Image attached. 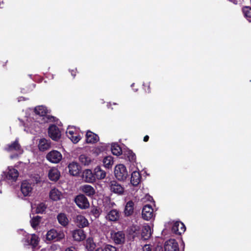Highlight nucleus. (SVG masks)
<instances>
[{"mask_svg":"<svg viewBox=\"0 0 251 251\" xmlns=\"http://www.w3.org/2000/svg\"><path fill=\"white\" fill-rule=\"evenodd\" d=\"M120 217V213L117 209L111 210L106 216V218L109 221L116 222L117 221Z\"/></svg>","mask_w":251,"mask_h":251,"instance_id":"6ab92c4d","label":"nucleus"},{"mask_svg":"<svg viewBox=\"0 0 251 251\" xmlns=\"http://www.w3.org/2000/svg\"><path fill=\"white\" fill-rule=\"evenodd\" d=\"M151 234V227L149 225L143 227L141 232L142 238L145 240L149 239Z\"/></svg>","mask_w":251,"mask_h":251,"instance_id":"bb28decb","label":"nucleus"},{"mask_svg":"<svg viewBox=\"0 0 251 251\" xmlns=\"http://www.w3.org/2000/svg\"><path fill=\"white\" fill-rule=\"evenodd\" d=\"M164 251H179L178 244L175 239H170L165 242Z\"/></svg>","mask_w":251,"mask_h":251,"instance_id":"9b49d317","label":"nucleus"},{"mask_svg":"<svg viewBox=\"0 0 251 251\" xmlns=\"http://www.w3.org/2000/svg\"><path fill=\"white\" fill-rule=\"evenodd\" d=\"M79 161L84 166H88L92 162L91 158L86 154H81L79 156Z\"/></svg>","mask_w":251,"mask_h":251,"instance_id":"7c9ffc66","label":"nucleus"},{"mask_svg":"<svg viewBox=\"0 0 251 251\" xmlns=\"http://www.w3.org/2000/svg\"><path fill=\"white\" fill-rule=\"evenodd\" d=\"M65 251H76V249H75V247H70L67 248L65 250Z\"/></svg>","mask_w":251,"mask_h":251,"instance_id":"49530a36","label":"nucleus"},{"mask_svg":"<svg viewBox=\"0 0 251 251\" xmlns=\"http://www.w3.org/2000/svg\"><path fill=\"white\" fill-rule=\"evenodd\" d=\"M168 225L171 226V231L173 233L180 235L186 230V227L184 224L179 221L174 223H169Z\"/></svg>","mask_w":251,"mask_h":251,"instance_id":"f03ea898","label":"nucleus"},{"mask_svg":"<svg viewBox=\"0 0 251 251\" xmlns=\"http://www.w3.org/2000/svg\"><path fill=\"white\" fill-rule=\"evenodd\" d=\"M94 175L96 179H102L105 177L106 172L102 170L101 167L98 166L94 169Z\"/></svg>","mask_w":251,"mask_h":251,"instance_id":"a878e982","label":"nucleus"},{"mask_svg":"<svg viewBox=\"0 0 251 251\" xmlns=\"http://www.w3.org/2000/svg\"><path fill=\"white\" fill-rule=\"evenodd\" d=\"M81 191L88 197H93L96 193L95 189L91 185L85 184L80 187Z\"/></svg>","mask_w":251,"mask_h":251,"instance_id":"5701e85b","label":"nucleus"},{"mask_svg":"<svg viewBox=\"0 0 251 251\" xmlns=\"http://www.w3.org/2000/svg\"><path fill=\"white\" fill-rule=\"evenodd\" d=\"M4 149L6 151L8 152L15 151L19 153H22L23 151L21 146L19 143V140L17 139L11 144L7 145Z\"/></svg>","mask_w":251,"mask_h":251,"instance_id":"9d476101","label":"nucleus"},{"mask_svg":"<svg viewBox=\"0 0 251 251\" xmlns=\"http://www.w3.org/2000/svg\"><path fill=\"white\" fill-rule=\"evenodd\" d=\"M141 176L139 172L134 171L131 175L130 182L134 186H136L140 183Z\"/></svg>","mask_w":251,"mask_h":251,"instance_id":"393cba45","label":"nucleus"},{"mask_svg":"<svg viewBox=\"0 0 251 251\" xmlns=\"http://www.w3.org/2000/svg\"><path fill=\"white\" fill-rule=\"evenodd\" d=\"M109 187L111 191L114 193L122 195L124 192V188L115 180L110 182Z\"/></svg>","mask_w":251,"mask_h":251,"instance_id":"f8f14e48","label":"nucleus"},{"mask_svg":"<svg viewBox=\"0 0 251 251\" xmlns=\"http://www.w3.org/2000/svg\"><path fill=\"white\" fill-rule=\"evenodd\" d=\"M2 175L3 178L12 181H16L19 176V172L16 169L8 167L7 171L3 172Z\"/></svg>","mask_w":251,"mask_h":251,"instance_id":"0eeeda50","label":"nucleus"},{"mask_svg":"<svg viewBox=\"0 0 251 251\" xmlns=\"http://www.w3.org/2000/svg\"><path fill=\"white\" fill-rule=\"evenodd\" d=\"M60 176V172L57 168L53 167L49 170L48 177L51 181L56 182L59 179Z\"/></svg>","mask_w":251,"mask_h":251,"instance_id":"a211bd4d","label":"nucleus"},{"mask_svg":"<svg viewBox=\"0 0 251 251\" xmlns=\"http://www.w3.org/2000/svg\"><path fill=\"white\" fill-rule=\"evenodd\" d=\"M244 16L249 22H251V7L245 6L242 8Z\"/></svg>","mask_w":251,"mask_h":251,"instance_id":"2f4dec72","label":"nucleus"},{"mask_svg":"<svg viewBox=\"0 0 251 251\" xmlns=\"http://www.w3.org/2000/svg\"><path fill=\"white\" fill-rule=\"evenodd\" d=\"M103 250L104 251H117V249L115 246L106 244L104 246Z\"/></svg>","mask_w":251,"mask_h":251,"instance_id":"a19ab883","label":"nucleus"},{"mask_svg":"<svg viewBox=\"0 0 251 251\" xmlns=\"http://www.w3.org/2000/svg\"><path fill=\"white\" fill-rule=\"evenodd\" d=\"M75 223L76 226L80 228L86 227L89 225L87 219L84 216L81 215L76 216Z\"/></svg>","mask_w":251,"mask_h":251,"instance_id":"f3484780","label":"nucleus"},{"mask_svg":"<svg viewBox=\"0 0 251 251\" xmlns=\"http://www.w3.org/2000/svg\"><path fill=\"white\" fill-rule=\"evenodd\" d=\"M128 160L130 162H134L136 160L135 154L131 150L127 151L126 154Z\"/></svg>","mask_w":251,"mask_h":251,"instance_id":"ea45409f","label":"nucleus"},{"mask_svg":"<svg viewBox=\"0 0 251 251\" xmlns=\"http://www.w3.org/2000/svg\"><path fill=\"white\" fill-rule=\"evenodd\" d=\"M100 209L95 206H91L89 210V214L93 215L95 218H98L100 215Z\"/></svg>","mask_w":251,"mask_h":251,"instance_id":"72a5a7b5","label":"nucleus"},{"mask_svg":"<svg viewBox=\"0 0 251 251\" xmlns=\"http://www.w3.org/2000/svg\"><path fill=\"white\" fill-rule=\"evenodd\" d=\"M68 137L75 144L78 143L81 139L79 135H76V136L73 135L72 136H69V135H68Z\"/></svg>","mask_w":251,"mask_h":251,"instance_id":"79ce46f5","label":"nucleus"},{"mask_svg":"<svg viewBox=\"0 0 251 251\" xmlns=\"http://www.w3.org/2000/svg\"><path fill=\"white\" fill-rule=\"evenodd\" d=\"M62 158L61 153L58 151L52 150L46 155V159L51 163H58Z\"/></svg>","mask_w":251,"mask_h":251,"instance_id":"39448f33","label":"nucleus"},{"mask_svg":"<svg viewBox=\"0 0 251 251\" xmlns=\"http://www.w3.org/2000/svg\"><path fill=\"white\" fill-rule=\"evenodd\" d=\"M165 229H164V230H163V231L164 232H165Z\"/></svg>","mask_w":251,"mask_h":251,"instance_id":"864d4df0","label":"nucleus"},{"mask_svg":"<svg viewBox=\"0 0 251 251\" xmlns=\"http://www.w3.org/2000/svg\"><path fill=\"white\" fill-rule=\"evenodd\" d=\"M73 237L75 241H81L85 239L86 235L84 230L80 228L73 231Z\"/></svg>","mask_w":251,"mask_h":251,"instance_id":"412c9836","label":"nucleus"},{"mask_svg":"<svg viewBox=\"0 0 251 251\" xmlns=\"http://www.w3.org/2000/svg\"><path fill=\"white\" fill-rule=\"evenodd\" d=\"M58 223L63 226L66 227L69 224V220L65 213H59L57 216Z\"/></svg>","mask_w":251,"mask_h":251,"instance_id":"c756f323","label":"nucleus"},{"mask_svg":"<svg viewBox=\"0 0 251 251\" xmlns=\"http://www.w3.org/2000/svg\"><path fill=\"white\" fill-rule=\"evenodd\" d=\"M111 150L113 154L119 156L122 153L121 147L118 144L114 143L111 145Z\"/></svg>","mask_w":251,"mask_h":251,"instance_id":"473e14b6","label":"nucleus"},{"mask_svg":"<svg viewBox=\"0 0 251 251\" xmlns=\"http://www.w3.org/2000/svg\"><path fill=\"white\" fill-rule=\"evenodd\" d=\"M46 208L47 206L46 204L43 202H41L37 205L36 209V213L42 214L45 212Z\"/></svg>","mask_w":251,"mask_h":251,"instance_id":"4c0bfd02","label":"nucleus"},{"mask_svg":"<svg viewBox=\"0 0 251 251\" xmlns=\"http://www.w3.org/2000/svg\"><path fill=\"white\" fill-rule=\"evenodd\" d=\"M148 92H149H149H151V90H148Z\"/></svg>","mask_w":251,"mask_h":251,"instance_id":"603ef678","label":"nucleus"},{"mask_svg":"<svg viewBox=\"0 0 251 251\" xmlns=\"http://www.w3.org/2000/svg\"><path fill=\"white\" fill-rule=\"evenodd\" d=\"M140 228L139 226L137 225H132L130 229V234H134L133 236L137 235L139 233Z\"/></svg>","mask_w":251,"mask_h":251,"instance_id":"58836bf2","label":"nucleus"},{"mask_svg":"<svg viewBox=\"0 0 251 251\" xmlns=\"http://www.w3.org/2000/svg\"><path fill=\"white\" fill-rule=\"evenodd\" d=\"M75 201L77 206L82 209H85L90 205L87 198L83 194L76 196L75 199Z\"/></svg>","mask_w":251,"mask_h":251,"instance_id":"423d86ee","label":"nucleus"},{"mask_svg":"<svg viewBox=\"0 0 251 251\" xmlns=\"http://www.w3.org/2000/svg\"><path fill=\"white\" fill-rule=\"evenodd\" d=\"M72 75L75 77L76 74V70H72L70 71Z\"/></svg>","mask_w":251,"mask_h":251,"instance_id":"de8ad7c7","label":"nucleus"},{"mask_svg":"<svg viewBox=\"0 0 251 251\" xmlns=\"http://www.w3.org/2000/svg\"><path fill=\"white\" fill-rule=\"evenodd\" d=\"M149 136L148 135H146L144 136L143 140L144 142H146L149 141Z\"/></svg>","mask_w":251,"mask_h":251,"instance_id":"8fccbe9b","label":"nucleus"},{"mask_svg":"<svg viewBox=\"0 0 251 251\" xmlns=\"http://www.w3.org/2000/svg\"><path fill=\"white\" fill-rule=\"evenodd\" d=\"M143 251H152V250L149 245H146L143 248Z\"/></svg>","mask_w":251,"mask_h":251,"instance_id":"c03bdc74","label":"nucleus"},{"mask_svg":"<svg viewBox=\"0 0 251 251\" xmlns=\"http://www.w3.org/2000/svg\"><path fill=\"white\" fill-rule=\"evenodd\" d=\"M114 174L116 178L120 181L125 180L128 176L126 166L121 164L115 166Z\"/></svg>","mask_w":251,"mask_h":251,"instance_id":"f257e3e1","label":"nucleus"},{"mask_svg":"<svg viewBox=\"0 0 251 251\" xmlns=\"http://www.w3.org/2000/svg\"><path fill=\"white\" fill-rule=\"evenodd\" d=\"M38 146L40 151H44L51 147V142L50 140L43 138L39 140Z\"/></svg>","mask_w":251,"mask_h":251,"instance_id":"2eb2a0df","label":"nucleus"},{"mask_svg":"<svg viewBox=\"0 0 251 251\" xmlns=\"http://www.w3.org/2000/svg\"><path fill=\"white\" fill-rule=\"evenodd\" d=\"M28 244L31 246L32 248H35L38 245L39 240L38 237L35 234L28 235L26 238Z\"/></svg>","mask_w":251,"mask_h":251,"instance_id":"b1692460","label":"nucleus"},{"mask_svg":"<svg viewBox=\"0 0 251 251\" xmlns=\"http://www.w3.org/2000/svg\"><path fill=\"white\" fill-rule=\"evenodd\" d=\"M96 247L92 239H88L86 242V248L89 251H93Z\"/></svg>","mask_w":251,"mask_h":251,"instance_id":"e433bc0d","label":"nucleus"},{"mask_svg":"<svg viewBox=\"0 0 251 251\" xmlns=\"http://www.w3.org/2000/svg\"><path fill=\"white\" fill-rule=\"evenodd\" d=\"M103 165L105 168H109L112 167L113 164V157L111 156H107L103 160Z\"/></svg>","mask_w":251,"mask_h":251,"instance_id":"f704fd0d","label":"nucleus"},{"mask_svg":"<svg viewBox=\"0 0 251 251\" xmlns=\"http://www.w3.org/2000/svg\"><path fill=\"white\" fill-rule=\"evenodd\" d=\"M67 135H69V136H72L74 135V132L73 130H69L66 132Z\"/></svg>","mask_w":251,"mask_h":251,"instance_id":"09e8293b","label":"nucleus"},{"mask_svg":"<svg viewBox=\"0 0 251 251\" xmlns=\"http://www.w3.org/2000/svg\"><path fill=\"white\" fill-rule=\"evenodd\" d=\"M82 177L86 182L89 183H93L96 180L94 173L90 169H86L83 172Z\"/></svg>","mask_w":251,"mask_h":251,"instance_id":"dca6fc26","label":"nucleus"},{"mask_svg":"<svg viewBox=\"0 0 251 251\" xmlns=\"http://www.w3.org/2000/svg\"><path fill=\"white\" fill-rule=\"evenodd\" d=\"M41 217L39 216L33 217L30 220V224L31 226L35 228L40 224Z\"/></svg>","mask_w":251,"mask_h":251,"instance_id":"c9c22d12","label":"nucleus"},{"mask_svg":"<svg viewBox=\"0 0 251 251\" xmlns=\"http://www.w3.org/2000/svg\"><path fill=\"white\" fill-rule=\"evenodd\" d=\"M68 168L70 175L73 176H77L81 172L80 166L75 162L70 163L68 165Z\"/></svg>","mask_w":251,"mask_h":251,"instance_id":"ddd939ff","label":"nucleus"},{"mask_svg":"<svg viewBox=\"0 0 251 251\" xmlns=\"http://www.w3.org/2000/svg\"><path fill=\"white\" fill-rule=\"evenodd\" d=\"M134 202L132 201H129L127 202L124 209V214L125 216L128 217L132 215L134 213Z\"/></svg>","mask_w":251,"mask_h":251,"instance_id":"4be33fe9","label":"nucleus"},{"mask_svg":"<svg viewBox=\"0 0 251 251\" xmlns=\"http://www.w3.org/2000/svg\"><path fill=\"white\" fill-rule=\"evenodd\" d=\"M64 237V234L62 232H57L54 229L48 231L46 234V239L49 241H58Z\"/></svg>","mask_w":251,"mask_h":251,"instance_id":"20e7f679","label":"nucleus"},{"mask_svg":"<svg viewBox=\"0 0 251 251\" xmlns=\"http://www.w3.org/2000/svg\"><path fill=\"white\" fill-rule=\"evenodd\" d=\"M154 216L153 210L150 205H145L142 209V217L146 221H149Z\"/></svg>","mask_w":251,"mask_h":251,"instance_id":"1a4fd4ad","label":"nucleus"},{"mask_svg":"<svg viewBox=\"0 0 251 251\" xmlns=\"http://www.w3.org/2000/svg\"><path fill=\"white\" fill-rule=\"evenodd\" d=\"M99 141V136L94 132L88 130L86 134V141L87 143L94 144Z\"/></svg>","mask_w":251,"mask_h":251,"instance_id":"aec40b11","label":"nucleus"},{"mask_svg":"<svg viewBox=\"0 0 251 251\" xmlns=\"http://www.w3.org/2000/svg\"><path fill=\"white\" fill-rule=\"evenodd\" d=\"M32 190V188L31 186V184L26 180L23 181L21 185V191L24 196L26 197L29 196Z\"/></svg>","mask_w":251,"mask_h":251,"instance_id":"4468645a","label":"nucleus"},{"mask_svg":"<svg viewBox=\"0 0 251 251\" xmlns=\"http://www.w3.org/2000/svg\"><path fill=\"white\" fill-rule=\"evenodd\" d=\"M49 137L53 140L58 141L61 136V131L58 127L55 125H51L48 128Z\"/></svg>","mask_w":251,"mask_h":251,"instance_id":"7ed1b4c3","label":"nucleus"},{"mask_svg":"<svg viewBox=\"0 0 251 251\" xmlns=\"http://www.w3.org/2000/svg\"><path fill=\"white\" fill-rule=\"evenodd\" d=\"M228 0L232 2L234 4H237V0Z\"/></svg>","mask_w":251,"mask_h":251,"instance_id":"3c124183","label":"nucleus"},{"mask_svg":"<svg viewBox=\"0 0 251 251\" xmlns=\"http://www.w3.org/2000/svg\"><path fill=\"white\" fill-rule=\"evenodd\" d=\"M110 234L111 239L116 244H122L125 242V235L123 231L115 232L112 231Z\"/></svg>","mask_w":251,"mask_h":251,"instance_id":"6e6552de","label":"nucleus"},{"mask_svg":"<svg viewBox=\"0 0 251 251\" xmlns=\"http://www.w3.org/2000/svg\"><path fill=\"white\" fill-rule=\"evenodd\" d=\"M50 198L53 201H57L61 199V192L56 188L52 189L50 192Z\"/></svg>","mask_w":251,"mask_h":251,"instance_id":"cd10ccee","label":"nucleus"},{"mask_svg":"<svg viewBox=\"0 0 251 251\" xmlns=\"http://www.w3.org/2000/svg\"><path fill=\"white\" fill-rule=\"evenodd\" d=\"M34 112L36 115L44 117L48 113V110L46 107L39 105L34 108Z\"/></svg>","mask_w":251,"mask_h":251,"instance_id":"c85d7f7f","label":"nucleus"},{"mask_svg":"<svg viewBox=\"0 0 251 251\" xmlns=\"http://www.w3.org/2000/svg\"><path fill=\"white\" fill-rule=\"evenodd\" d=\"M45 117L47 118V120L45 121L46 122H54L56 119L55 117L50 115H47V114Z\"/></svg>","mask_w":251,"mask_h":251,"instance_id":"37998d69","label":"nucleus"},{"mask_svg":"<svg viewBox=\"0 0 251 251\" xmlns=\"http://www.w3.org/2000/svg\"><path fill=\"white\" fill-rule=\"evenodd\" d=\"M154 251H163V249L161 246L157 245L154 249Z\"/></svg>","mask_w":251,"mask_h":251,"instance_id":"a18cd8bd","label":"nucleus"}]
</instances>
